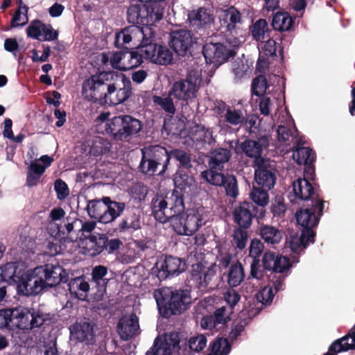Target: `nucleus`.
I'll list each match as a JSON object with an SVG mask.
<instances>
[{"instance_id": "36", "label": "nucleus", "mask_w": 355, "mask_h": 355, "mask_svg": "<svg viewBox=\"0 0 355 355\" xmlns=\"http://www.w3.org/2000/svg\"><path fill=\"white\" fill-rule=\"evenodd\" d=\"M12 327L23 330H31V308L17 306L12 309Z\"/></svg>"}, {"instance_id": "46", "label": "nucleus", "mask_w": 355, "mask_h": 355, "mask_svg": "<svg viewBox=\"0 0 355 355\" xmlns=\"http://www.w3.org/2000/svg\"><path fill=\"white\" fill-rule=\"evenodd\" d=\"M244 278V269L241 263L237 262L230 266L227 280L230 287H236L240 285Z\"/></svg>"}, {"instance_id": "35", "label": "nucleus", "mask_w": 355, "mask_h": 355, "mask_svg": "<svg viewBox=\"0 0 355 355\" xmlns=\"http://www.w3.org/2000/svg\"><path fill=\"white\" fill-rule=\"evenodd\" d=\"M315 242V237L313 236L311 231L302 230L300 236H293L286 242L288 247L293 253H299L303 248H306L309 243Z\"/></svg>"}, {"instance_id": "64", "label": "nucleus", "mask_w": 355, "mask_h": 355, "mask_svg": "<svg viewBox=\"0 0 355 355\" xmlns=\"http://www.w3.org/2000/svg\"><path fill=\"white\" fill-rule=\"evenodd\" d=\"M28 21V14H26L24 11L16 10L10 24V27L5 29L6 31L10 28H14L17 27H22L25 26Z\"/></svg>"}, {"instance_id": "15", "label": "nucleus", "mask_w": 355, "mask_h": 355, "mask_svg": "<svg viewBox=\"0 0 355 355\" xmlns=\"http://www.w3.org/2000/svg\"><path fill=\"white\" fill-rule=\"evenodd\" d=\"M308 179H313V175L308 178L304 175L303 178H299L293 182V194L290 193L288 196L292 203L296 202L297 200H304L306 203H309L311 200H316L317 198H322Z\"/></svg>"}, {"instance_id": "57", "label": "nucleus", "mask_w": 355, "mask_h": 355, "mask_svg": "<svg viewBox=\"0 0 355 355\" xmlns=\"http://www.w3.org/2000/svg\"><path fill=\"white\" fill-rule=\"evenodd\" d=\"M273 289L275 290L273 284L269 280L268 286L263 288L256 295L257 301L261 303L262 305H270L274 297Z\"/></svg>"}, {"instance_id": "23", "label": "nucleus", "mask_w": 355, "mask_h": 355, "mask_svg": "<svg viewBox=\"0 0 355 355\" xmlns=\"http://www.w3.org/2000/svg\"><path fill=\"white\" fill-rule=\"evenodd\" d=\"M146 154H148L161 167L157 175H163L166 171L171 160L169 151L160 145L150 146L143 148Z\"/></svg>"}, {"instance_id": "26", "label": "nucleus", "mask_w": 355, "mask_h": 355, "mask_svg": "<svg viewBox=\"0 0 355 355\" xmlns=\"http://www.w3.org/2000/svg\"><path fill=\"white\" fill-rule=\"evenodd\" d=\"M265 187L253 184L252 188L250 193V198L252 204L255 205L257 209L256 213L259 216L265 217L266 209V206L269 202L268 191Z\"/></svg>"}, {"instance_id": "27", "label": "nucleus", "mask_w": 355, "mask_h": 355, "mask_svg": "<svg viewBox=\"0 0 355 355\" xmlns=\"http://www.w3.org/2000/svg\"><path fill=\"white\" fill-rule=\"evenodd\" d=\"M190 26L195 31L210 28L214 21V17L209 10L203 7L199 8L197 10H193L188 15Z\"/></svg>"}, {"instance_id": "28", "label": "nucleus", "mask_w": 355, "mask_h": 355, "mask_svg": "<svg viewBox=\"0 0 355 355\" xmlns=\"http://www.w3.org/2000/svg\"><path fill=\"white\" fill-rule=\"evenodd\" d=\"M151 214L155 219L161 223L171 221V211L167 208V202L164 196L156 195L150 202Z\"/></svg>"}, {"instance_id": "34", "label": "nucleus", "mask_w": 355, "mask_h": 355, "mask_svg": "<svg viewBox=\"0 0 355 355\" xmlns=\"http://www.w3.org/2000/svg\"><path fill=\"white\" fill-rule=\"evenodd\" d=\"M173 181L176 189L188 195L193 193L197 188V182L195 178L181 171H178L175 173Z\"/></svg>"}, {"instance_id": "51", "label": "nucleus", "mask_w": 355, "mask_h": 355, "mask_svg": "<svg viewBox=\"0 0 355 355\" xmlns=\"http://www.w3.org/2000/svg\"><path fill=\"white\" fill-rule=\"evenodd\" d=\"M224 121L233 125H241L245 121V115L241 109H236L233 106L228 107L224 114Z\"/></svg>"}, {"instance_id": "39", "label": "nucleus", "mask_w": 355, "mask_h": 355, "mask_svg": "<svg viewBox=\"0 0 355 355\" xmlns=\"http://www.w3.org/2000/svg\"><path fill=\"white\" fill-rule=\"evenodd\" d=\"M295 23V18L285 11L277 12L274 14L271 26L273 29L279 32L289 31Z\"/></svg>"}, {"instance_id": "8", "label": "nucleus", "mask_w": 355, "mask_h": 355, "mask_svg": "<svg viewBox=\"0 0 355 355\" xmlns=\"http://www.w3.org/2000/svg\"><path fill=\"white\" fill-rule=\"evenodd\" d=\"M324 202L322 198H317L316 200L304 205L306 207L301 208L295 214L297 223L302 226V230L311 231L314 237L316 233L313 229L318 226L323 214Z\"/></svg>"}, {"instance_id": "21", "label": "nucleus", "mask_w": 355, "mask_h": 355, "mask_svg": "<svg viewBox=\"0 0 355 355\" xmlns=\"http://www.w3.org/2000/svg\"><path fill=\"white\" fill-rule=\"evenodd\" d=\"M232 312L230 308L223 306L217 309L213 315L203 317L201 320V327L206 329L218 330L231 320L230 315Z\"/></svg>"}, {"instance_id": "24", "label": "nucleus", "mask_w": 355, "mask_h": 355, "mask_svg": "<svg viewBox=\"0 0 355 355\" xmlns=\"http://www.w3.org/2000/svg\"><path fill=\"white\" fill-rule=\"evenodd\" d=\"M277 134L278 140L286 146L299 145L302 141V138L298 137V130L293 121L278 125Z\"/></svg>"}, {"instance_id": "25", "label": "nucleus", "mask_w": 355, "mask_h": 355, "mask_svg": "<svg viewBox=\"0 0 355 355\" xmlns=\"http://www.w3.org/2000/svg\"><path fill=\"white\" fill-rule=\"evenodd\" d=\"M127 32L131 35L132 45H137V49L155 40V33L149 26L132 25L127 27Z\"/></svg>"}, {"instance_id": "13", "label": "nucleus", "mask_w": 355, "mask_h": 355, "mask_svg": "<svg viewBox=\"0 0 355 355\" xmlns=\"http://www.w3.org/2000/svg\"><path fill=\"white\" fill-rule=\"evenodd\" d=\"M144 55V58L151 62L160 64L168 65L173 63V53L165 45L158 44L150 42L148 44L139 48Z\"/></svg>"}, {"instance_id": "44", "label": "nucleus", "mask_w": 355, "mask_h": 355, "mask_svg": "<svg viewBox=\"0 0 355 355\" xmlns=\"http://www.w3.org/2000/svg\"><path fill=\"white\" fill-rule=\"evenodd\" d=\"M87 248L91 256L100 254L105 250V245L107 241L105 234H97V235L90 236L89 239Z\"/></svg>"}, {"instance_id": "49", "label": "nucleus", "mask_w": 355, "mask_h": 355, "mask_svg": "<svg viewBox=\"0 0 355 355\" xmlns=\"http://www.w3.org/2000/svg\"><path fill=\"white\" fill-rule=\"evenodd\" d=\"M31 330L40 328L43 325H49L51 323V315L42 310H35L31 308Z\"/></svg>"}, {"instance_id": "50", "label": "nucleus", "mask_w": 355, "mask_h": 355, "mask_svg": "<svg viewBox=\"0 0 355 355\" xmlns=\"http://www.w3.org/2000/svg\"><path fill=\"white\" fill-rule=\"evenodd\" d=\"M211 352L207 355H227L231 345L226 338H217L210 344Z\"/></svg>"}, {"instance_id": "4", "label": "nucleus", "mask_w": 355, "mask_h": 355, "mask_svg": "<svg viewBox=\"0 0 355 355\" xmlns=\"http://www.w3.org/2000/svg\"><path fill=\"white\" fill-rule=\"evenodd\" d=\"M40 270H42L43 276L35 278L33 284L31 279L24 283L26 295H37L47 287L53 288L62 282L66 283L69 280L68 274L60 266L46 264L44 268H40Z\"/></svg>"}, {"instance_id": "33", "label": "nucleus", "mask_w": 355, "mask_h": 355, "mask_svg": "<svg viewBox=\"0 0 355 355\" xmlns=\"http://www.w3.org/2000/svg\"><path fill=\"white\" fill-rule=\"evenodd\" d=\"M105 214L102 218V223L104 224L114 221L125 209V202L112 200L110 197L105 196Z\"/></svg>"}, {"instance_id": "2", "label": "nucleus", "mask_w": 355, "mask_h": 355, "mask_svg": "<svg viewBox=\"0 0 355 355\" xmlns=\"http://www.w3.org/2000/svg\"><path fill=\"white\" fill-rule=\"evenodd\" d=\"M153 296L159 313L165 318L183 313L192 303L191 290L188 288L164 287L155 290Z\"/></svg>"}, {"instance_id": "54", "label": "nucleus", "mask_w": 355, "mask_h": 355, "mask_svg": "<svg viewBox=\"0 0 355 355\" xmlns=\"http://www.w3.org/2000/svg\"><path fill=\"white\" fill-rule=\"evenodd\" d=\"M268 87L269 85L266 76L259 75L252 79L251 85L252 94L256 96H264Z\"/></svg>"}, {"instance_id": "10", "label": "nucleus", "mask_w": 355, "mask_h": 355, "mask_svg": "<svg viewBox=\"0 0 355 355\" xmlns=\"http://www.w3.org/2000/svg\"><path fill=\"white\" fill-rule=\"evenodd\" d=\"M196 39L188 29L173 30L169 34L168 45L179 57L192 56V48Z\"/></svg>"}, {"instance_id": "1", "label": "nucleus", "mask_w": 355, "mask_h": 355, "mask_svg": "<svg viewBox=\"0 0 355 355\" xmlns=\"http://www.w3.org/2000/svg\"><path fill=\"white\" fill-rule=\"evenodd\" d=\"M132 94L130 80L122 73L112 71L92 75L82 85L83 97L101 106L108 101L113 104L124 103Z\"/></svg>"}, {"instance_id": "53", "label": "nucleus", "mask_w": 355, "mask_h": 355, "mask_svg": "<svg viewBox=\"0 0 355 355\" xmlns=\"http://www.w3.org/2000/svg\"><path fill=\"white\" fill-rule=\"evenodd\" d=\"M110 148V143L107 139L101 137H97L92 141L89 153L92 155L97 157L103 154H106L109 152Z\"/></svg>"}, {"instance_id": "60", "label": "nucleus", "mask_w": 355, "mask_h": 355, "mask_svg": "<svg viewBox=\"0 0 355 355\" xmlns=\"http://www.w3.org/2000/svg\"><path fill=\"white\" fill-rule=\"evenodd\" d=\"M44 23L39 19H35L31 22L26 28V34L28 37L42 41Z\"/></svg>"}, {"instance_id": "5", "label": "nucleus", "mask_w": 355, "mask_h": 355, "mask_svg": "<svg viewBox=\"0 0 355 355\" xmlns=\"http://www.w3.org/2000/svg\"><path fill=\"white\" fill-rule=\"evenodd\" d=\"M262 266L264 270L270 272L268 278L275 292L284 290L285 278L292 267L289 258L270 250L266 251L262 257Z\"/></svg>"}, {"instance_id": "16", "label": "nucleus", "mask_w": 355, "mask_h": 355, "mask_svg": "<svg viewBox=\"0 0 355 355\" xmlns=\"http://www.w3.org/2000/svg\"><path fill=\"white\" fill-rule=\"evenodd\" d=\"M254 184H258L267 189L274 187L276 182V170L269 159L260 160L259 163L254 164Z\"/></svg>"}, {"instance_id": "37", "label": "nucleus", "mask_w": 355, "mask_h": 355, "mask_svg": "<svg viewBox=\"0 0 355 355\" xmlns=\"http://www.w3.org/2000/svg\"><path fill=\"white\" fill-rule=\"evenodd\" d=\"M232 157L231 151L227 148H217L210 152L208 166L211 168H224V164L229 162Z\"/></svg>"}, {"instance_id": "38", "label": "nucleus", "mask_w": 355, "mask_h": 355, "mask_svg": "<svg viewBox=\"0 0 355 355\" xmlns=\"http://www.w3.org/2000/svg\"><path fill=\"white\" fill-rule=\"evenodd\" d=\"M258 234L269 245L278 244L283 238V232L270 225H261L258 229Z\"/></svg>"}, {"instance_id": "19", "label": "nucleus", "mask_w": 355, "mask_h": 355, "mask_svg": "<svg viewBox=\"0 0 355 355\" xmlns=\"http://www.w3.org/2000/svg\"><path fill=\"white\" fill-rule=\"evenodd\" d=\"M216 274V264H212L209 267H205L202 263L193 264L191 266L190 282L194 287L205 289Z\"/></svg>"}, {"instance_id": "9", "label": "nucleus", "mask_w": 355, "mask_h": 355, "mask_svg": "<svg viewBox=\"0 0 355 355\" xmlns=\"http://www.w3.org/2000/svg\"><path fill=\"white\" fill-rule=\"evenodd\" d=\"M205 224L202 214L198 209H188L172 222L174 231L179 235L191 236Z\"/></svg>"}, {"instance_id": "20", "label": "nucleus", "mask_w": 355, "mask_h": 355, "mask_svg": "<svg viewBox=\"0 0 355 355\" xmlns=\"http://www.w3.org/2000/svg\"><path fill=\"white\" fill-rule=\"evenodd\" d=\"M79 223V218L76 214L69 215L57 225L59 235L65 241H77L80 238L78 233Z\"/></svg>"}, {"instance_id": "41", "label": "nucleus", "mask_w": 355, "mask_h": 355, "mask_svg": "<svg viewBox=\"0 0 355 355\" xmlns=\"http://www.w3.org/2000/svg\"><path fill=\"white\" fill-rule=\"evenodd\" d=\"M250 30L253 40L257 42H263L265 39L270 37L271 32L267 21L264 19L257 20Z\"/></svg>"}, {"instance_id": "63", "label": "nucleus", "mask_w": 355, "mask_h": 355, "mask_svg": "<svg viewBox=\"0 0 355 355\" xmlns=\"http://www.w3.org/2000/svg\"><path fill=\"white\" fill-rule=\"evenodd\" d=\"M132 43V39L130 33L127 32V27L122 29L120 32L116 33L114 38V45L117 48L127 47L125 45Z\"/></svg>"}, {"instance_id": "52", "label": "nucleus", "mask_w": 355, "mask_h": 355, "mask_svg": "<svg viewBox=\"0 0 355 355\" xmlns=\"http://www.w3.org/2000/svg\"><path fill=\"white\" fill-rule=\"evenodd\" d=\"M173 96L170 95L168 91L167 96H154L153 97V103L159 105L166 113L173 115L176 112L175 106L173 102Z\"/></svg>"}, {"instance_id": "31", "label": "nucleus", "mask_w": 355, "mask_h": 355, "mask_svg": "<svg viewBox=\"0 0 355 355\" xmlns=\"http://www.w3.org/2000/svg\"><path fill=\"white\" fill-rule=\"evenodd\" d=\"M125 214L119 224L120 232L130 230H138L141 228L140 211L135 208H127Z\"/></svg>"}, {"instance_id": "29", "label": "nucleus", "mask_w": 355, "mask_h": 355, "mask_svg": "<svg viewBox=\"0 0 355 355\" xmlns=\"http://www.w3.org/2000/svg\"><path fill=\"white\" fill-rule=\"evenodd\" d=\"M355 349V331L354 329L340 338L334 340L329 347V352L323 355H337V354Z\"/></svg>"}, {"instance_id": "59", "label": "nucleus", "mask_w": 355, "mask_h": 355, "mask_svg": "<svg viewBox=\"0 0 355 355\" xmlns=\"http://www.w3.org/2000/svg\"><path fill=\"white\" fill-rule=\"evenodd\" d=\"M146 355H170L171 349L168 343H164L158 337L154 340L153 346L147 351Z\"/></svg>"}, {"instance_id": "17", "label": "nucleus", "mask_w": 355, "mask_h": 355, "mask_svg": "<svg viewBox=\"0 0 355 355\" xmlns=\"http://www.w3.org/2000/svg\"><path fill=\"white\" fill-rule=\"evenodd\" d=\"M304 141H300L299 145L292 146L293 158L299 165H304V173L308 178H311L315 173L313 163L315 161L316 155L313 149L304 147Z\"/></svg>"}, {"instance_id": "45", "label": "nucleus", "mask_w": 355, "mask_h": 355, "mask_svg": "<svg viewBox=\"0 0 355 355\" xmlns=\"http://www.w3.org/2000/svg\"><path fill=\"white\" fill-rule=\"evenodd\" d=\"M171 159L173 158L179 162L178 168L190 170L192 167L191 155L186 150L181 148H174L169 150Z\"/></svg>"}, {"instance_id": "47", "label": "nucleus", "mask_w": 355, "mask_h": 355, "mask_svg": "<svg viewBox=\"0 0 355 355\" xmlns=\"http://www.w3.org/2000/svg\"><path fill=\"white\" fill-rule=\"evenodd\" d=\"M222 170L220 168H211L209 167V168L201 173V177L209 184L220 187V184H223V180L226 175V173L218 171Z\"/></svg>"}, {"instance_id": "58", "label": "nucleus", "mask_w": 355, "mask_h": 355, "mask_svg": "<svg viewBox=\"0 0 355 355\" xmlns=\"http://www.w3.org/2000/svg\"><path fill=\"white\" fill-rule=\"evenodd\" d=\"M225 15L228 19L227 31L232 33L236 25L242 23L241 14L235 7L231 6L227 10Z\"/></svg>"}, {"instance_id": "14", "label": "nucleus", "mask_w": 355, "mask_h": 355, "mask_svg": "<svg viewBox=\"0 0 355 355\" xmlns=\"http://www.w3.org/2000/svg\"><path fill=\"white\" fill-rule=\"evenodd\" d=\"M94 322L89 318L76 321L69 327L71 340L86 345H92L96 343Z\"/></svg>"}, {"instance_id": "55", "label": "nucleus", "mask_w": 355, "mask_h": 355, "mask_svg": "<svg viewBox=\"0 0 355 355\" xmlns=\"http://www.w3.org/2000/svg\"><path fill=\"white\" fill-rule=\"evenodd\" d=\"M248 229L235 227L232 234V243L236 248L242 251L247 245L248 240Z\"/></svg>"}, {"instance_id": "32", "label": "nucleus", "mask_w": 355, "mask_h": 355, "mask_svg": "<svg viewBox=\"0 0 355 355\" xmlns=\"http://www.w3.org/2000/svg\"><path fill=\"white\" fill-rule=\"evenodd\" d=\"M164 197L167 202V208L168 210L171 211V222L172 223L175 220V218H178L182 214L185 209L184 195L182 193L174 190L170 196L166 195Z\"/></svg>"}, {"instance_id": "40", "label": "nucleus", "mask_w": 355, "mask_h": 355, "mask_svg": "<svg viewBox=\"0 0 355 355\" xmlns=\"http://www.w3.org/2000/svg\"><path fill=\"white\" fill-rule=\"evenodd\" d=\"M148 11V19L149 25L151 26L155 22L160 21L164 16V10L166 7V2L161 0H152L148 3H144Z\"/></svg>"}, {"instance_id": "48", "label": "nucleus", "mask_w": 355, "mask_h": 355, "mask_svg": "<svg viewBox=\"0 0 355 355\" xmlns=\"http://www.w3.org/2000/svg\"><path fill=\"white\" fill-rule=\"evenodd\" d=\"M223 181V184H220V187L225 190L227 197L236 199L239 194V185L236 176L226 173Z\"/></svg>"}, {"instance_id": "18", "label": "nucleus", "mask_w": 355, "mask_h": 355, "mask_svg": "<svg viewBox=\"0 0 355 355\" xmlns=\"http://www.w3.org/2000/svg\"><path fill=\"white\" fill-rule=\"evenodd\" d=\"M256 210L255 205L252 202L248 201H243L235 207L232 215L234 222L238 225V227L249 229L252 225L254 218H256L257 220L264 218L259 216L256 213Z\"/></svg>"}, {"instance_id": "22", "label": "nucleus", "mask_w": 355, "mask_h": 355, "mask_svg": "<svg viewBox=\"0 0 355 355\" xmlns=\"http://www.w3.org/2000/svg\"><path fill=\"white\" fill-rule=\"evenodd\" d=\"M139 330V318L135 313L123 315L117 324V332L123 340L134 338Z\"/></svg>"}, {"instance_id": "12", "label": "nucleus", "mask_w": 355, "mask_h": 355, "mask_svg": "<svg viewBox=\"0 0 355 355\" xmlns=\"http://www.w3.org/2000/svg\"><path fill=\"white\" fill-rule=\"evenodd\" d=\"M269 146V139L267 135L261 136L257 140L245 139L243 141L238 140L235 146V153L244 155L245 157L254 159V164L265 160L262 157L263 150Z\"/></svg>"}, {"instance_id": "30", "label": "nucleus", "mask_w": 355, "mask_h": 355, "mask_svg": "<svg viewBox=\"0 0 355 355\" xmlns=\"http://www.w3.org/2000/svg\"><path fill=\"white\" fill-rule=\"evenodd\" d=\"M148 13L144 3L131 4L127 10V20L132 25L149 26Z\"/></svg>"}, {"instance_id": "61", "label": "nucleus", "mask_w": 355, "mask_h": 355, "mask_svg": "<svg viewBox=\"0 0 355 355\" xmlns=\"http://www.w3.org/2000/svg\"><path fill=\"white\" fill-rule=\"evenodd\" d=\"M79 228L78 233L80 238L79 239H88L91 234L94 230L96 223L94 220H87L83 222V220L79 218Z\"/></svg>"}, {"instance_id": "11", "label": "nucleus", "mask_w": 355, "mask_h": 355, "mask_svg": "<svg viewBox=\"0 0 355 355\" xmlns=\"http://www.w3.org/2000/svg\"><path fill=\"white\" fill-rule=\"evenodd\" d=\"M187 268L186 262L178 257L171 255L166 256L164 259L156 262L152 268L158 279L162 282L166 279L179 275Z\"/></svg>"}, {"instance_id": "43", "label": "nucleus", "mask_w": 355, "mask_h": 355, "mask_svg": "<svg viewBox=\"0 0 355 355\" xmlns=\"http://www.w3.org/2000/svg\"><path fill=\"white\" fill-rule=\"evenodd\" d=\"M141 159L138 166L139 171L147 176L157 175L161 167L141 149Z\"/></svg>"}, {"instance_id": "7", "label": "nucleus", "mask_w": 355, "mask_h": 355, "mask_svg": "<svg viewBox=\"0 0 355 355\" xmlns=\"http://www.w3.org/2000/svg\"><path fill=\"white\" fill-rule=\"evenodd\" d=\"M202 82L201 73L198 70H191L185 78L175 81L170 89V95L182 105H188L189 101L197 97L199 87Z\"/></svg>"}, {"instance_id": "56", "label": "nucleus", "mask_w": 355, "mask_h": 355, "mask_svg": "<svg viewBox=\"0 0 355 355\" xmlns=\"http://www.w3.org/2000/svg\"><path fill=\"white\" fill-rule=\"evenodd\" d=\"M68 286L70 293L78 298H80L78 291L87 293L89 290L88 282L85 281L83 277L71 279L68 284Z\"/></svg>"}, {"instance_id": "6", "label": "nucleus", "mask_w": 355, "mask_h": 355, "mask_svg": "<svg viewBox=\"0 0 355 355\" xmlns=\"http://www.w3.org/2000/svg\"><path fill=\"white\" fill-rule=\"evenodd\" d=\"M239 41L234 37L232 41L226 39L223 42H207L202 48V54L207 64H213L218 68L227 62L230 58H234L236 55V47Z\"/></svg>"}, {"instance_id": "3", "label": "nucleus", "mask_w": 355, "mask_h": 355, "mask_svg": "<svg viewBox=\"0 0 355 355\" xmlns=\"http://www.w3.org/2000/svg\"><path fill=\"white\" fill-rule=\"evenodd\" d=\"M143 126L139 119L129 114H120L107 121L105 131L115 141H128L139 136Z\"/></svg>"}, {"instance_id": "42", "label": "nucleus", "mask_w": 355, "mask_h": 355, "mask_svg": "<svg viewBox=\"0 0 355 355\" xmlns=\"http://www.w3.org/2000/svg\"><path fill=\"white\" fill-rule=\"evenodd\" d=\"M106 209L105 197L102 199H94L88 201L87 211L91 218L98 219L102 223L103 216H105Z\"/></svg>"}, {"instance_id": "62", "label": "nucleus", "mask_w": 355, "mask_h": 355, "mask_svg": "<svg viewBox=\"0 0 355 355\" xmlns=\"http://www.w3.org/2000/svg\"><path fill=\"white\" fill-rule=\"evenodd\" d=\"M207 345V338L202 334L192 336L189 339V349L195 352H200L204 349Z\"/></svg>"}]
</instances>
